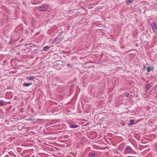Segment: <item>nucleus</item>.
<instances>
[{
    "mask_svg": "<svg viewBox=\"0 0 157 157\" xmlns=\"http://www.w3.org/2000/svg\"><path fill=\"white\" fill-rule=\"evenodd\" d=\"M156 87H157V86H156Z\"/></svg>",
    "mask_w": 157,
    "mask_h": 157,
    "instance_id": "nucleus-25",
    "label": "nucleus"
},
{
    "mask_svg": "<svg viewBox=\"0 0 157 157\" xmlns=\"http://www.w3.org/2000/svg\"><path fill=\"white\" fill-rule=\"evenodd\" d=\"M31 44L30 43L26 44H25V46H27V45H31Z\"/></svg>",
    "mask_w": 157,
    "mask_h": 157,
    "instance_id": "nucleus-16",
    "label": "nucleus"
},
{
    "mask_svg": "<svg viewBox=\"0 0 157 157\" xmlns=\"http://www.w3.org/2000/svg\"><path fill=\"white\" fill-rule=\"evenodd\" d=\"M67 66H68L69 67H71V64H67Z\"/></svg>",
    "mask_w": 157,
    "mask_h": 157,
    "instance_id": "nucleus-18",
    "label": "nucleus"
},
{
    "mask_svg": "<svg viewBox=\"0 0 157 157\" xmlns=\"http://www.w3.org/2000/svg\"><path fill=\"white\" fill-rule=\"evenodd\" d=\"M34 78V77L33 76H30L26 77L25 78V79L27 80H33Z\"/></svg>",
    "mask_w": 157,
    "mask_h": 157,
    "instance_id": "nucleus-4",
    "label": "nucleus"
},
{
    "mask_svg": "<svg viewBox=\"0 0 157 157\" xmlns=\"http://www.w3.org/2000/svg\"><path fill=\"white\" fill-rule=\"evenodd\" d=\"M3 105V103L2 101H1L0 102V106H2Z\"/></svg>",
    "mask_w": 157,
    "mask_h": 157,
    "instance_id": "nucleus-17",
    "label": "nucleus"
},
{
    "mask_svg": "<svg viewBox=\"0 0 157 157\" xmlns=\"http://www.w3.org/2000/svg\"><path fill=\"white\" fill-rule=\"evenodd\" d=\"M153 67H148L147 68V72L148 73L150 72L151 70H153Z\"/></svg>",
    "mask_w": 157,
    "mask_h": 157,
    "instance_id": "nucleus-10",
    "label": "nucleus"
},
{
    "mask_svg": "<svg viewBox=\"0 0 157 157\" xmlns=\"http://www.w3.org/2000/svg\"><path fill=\"white\" fill-rule=\"evenodd\" d=\"M48 9V6L47 5H45L41 6L39 8L38 10L40 11H43L45 10H47Z\"/></svg>",
    "mask_w": 157,
    "mask_h": 157,
    "instance_id": "nucleus-2",
    "label": "nucleus"
},
{
    "mask_svg": "<svg viewBox=\"0 0 157 157\" xmlns=\"http://www.w3.org/2000/svg\"><path fill=\"white\" fill-rule=\"evenodd\" d=\"M57 38H55L53 41L52 43H55L56 44H57L58 43V42L57 41Z\"/></svg>",
    "mask_w": 157,
    "mask_h": 157,
    "instance_id": "nucleus-12",
    "label": "nucleus"
},
{
    "mask_svg": "<svg viewBox=\"0 0 157 157\" xmlns=\"http://www.w3.org/2000/svg\"><path fill=\"white\" fill-rule=\"evenodd\" d=\"M50 47L48 46H46L44 47L43 50L45 51H47L50 48Z\"/></svg>",
    "mask_w": 157,
    "mask_h": 157,
    "instance_id": "nucleus-8",
    "label": "nucleus"
},
{
    "mask_svg": "<svg viewBox=\"0 0 157 157\" xmlns=\"http://www.w3.org/2000/svg\"><path fill=\"white\" fill-rule=\"evenodd\" d=\"M10 131H13V130H10Z\"/></svg>",
    "mask_w": 157,
    "mask_h": 157,
    "instance_id": "nucleus-21",
    "label": "nucleus"
},
{
    "mask_svg": "<svg viewBox=\"0 0 157 157\" xmlns=\"http://www.w3.org/2000/svg\"><path fill=\"white\" fill-rule=\"evenodd\" d=\"M19 38L18 39V40H17V41H18V40H19Z\"/></svg>",
    "mask_w": 157,
    "mask_h": 157,
    "instance_id": "nucleus-23",
    "label": "nucleus"
},
{
    "mask_svg": "<svg viewBox=\"0 0 157 157\" xmlns=\"http://www.w3.org/2000/svg\"><path fill=\"white\" fill-rule=\"evenodd\" d=\"M152 29L154 33H157V25L155 22H153L150 23Z\"/></svg>",
    "mask_w": 157,
    "mask_h": 157,
    "instance_id": "nucleus-1",
    "label": "nucleus"
},
{
    "mask_svg": "<svg viewBox=\"0 0 157 157\" xmlns=\"http://www.w3.org/2000/svg\"><path fill=\"white\" fill-rule=\"evenodd\" d=\"M152 86L150 84H146V86L145 87V90L146 91H147Z\"/></svg>",
    "mask_w": 157,
    "mask_h": 157,
    "instance_id": "nucleus-3",
    "label": "nucleus"
},
{
    "mask_svg": "<svg viewBox=\"0 0 157 157\" xmlns=\"http://www.w3.org/2000/svg\"><path fill=\"white\" fill-rule=\"evenodd\" d=\"M23 40V39L22 38V39H21V40H20V42H21V41H22Z\"/></svg>",
    "mask_w": 157,
    "mask_h": 157,
    "instance_id": "nucleus-19",
    "label": "nucleus"
},
{
    "mask_svg": "<svg viewBox=\"0 0 157 157\" xmlns=\"http://www.w3.org/2000/svg\"><path fill=\"white\" fill-rule=\"evenodd\" d=\"M134 120H130L129 124H128L129 126H131L133 124H134Z\"/></svg>",
    "mask_w": 157,
    "mask_h": 157,
    "instance_id": "nucleus-9",
    "label": "nucleus"
},
{
    "mask_svg": "<svg viewBox=\"0 0 157 157\" xmlns=\"http://www.w3.org/2000/svg\"><path fill=\"white\" fill-rule=\"evenodd\" d=\"M32 84V83H27L25 82L23 84V86L26 87H28L31 85Z\"/></svg>",
    "mask_w": 157,
    "mask_h": 157,
    "instance_id": "nucleus-6",
    "label": "nucleus"
},
{
    "mask_svg": "<svg viewBox=\"0 0 157 157\" xmlns=\"http://www.w3.org/2000/svg\"><path fill=\"white\" fill-rule=\"evenodd\" d=\"M133 0H126V3L129 4L132 2Z\"/></svg>",
    "mask_w": 157,
    "mask_h": 157,
    "instance_id": "nucleus-11",
    "label": "nucleus"
},
{
    "mask_svg": "<svg viewBox=\"0 0 157 157\" xmlns=\"http://www.w3.org/2000/svg\"><path fill=\"white\" fill-rule=\"evenodd\" d=\"M131 147L130 146H128L127 147L125 150L127 151L128 153H130L131 152Z\"/></svg>",
    "mask_w": 157,
    "mask_h": 157,
    "instance_id": "nucleus-5",
    "label": "nucleus"
},
{
    "mask_svg": "<svg viewBox=\"0 0 157 157\" xmlns=\"http://www.w3.org/2000/svg\"><path fill=\"white\" fill-rule=\"evenodd\" d=\"M129 94H130L129 93H125V96H126V97H128V95H129Z\"/></svg>",
    "mask_w": 157,
    "mask_h": 157,
    "instance_id": "nucleus-15",
    "label": "nucleus"
},
{
    "mask_svg": "<svg viewBox=\"0 0 157 157\" xmlns=\"http://www.w3.org/2000/svg\"><path fill=\"white\" fill-rule=\"evenodd\" d=\"M79 127V125H70V127L71 128H78Z\"/></svg>",
    "mask_w": 157,
    "mask_h": 157,
    "instance_id": "nucleus-7",
    "label": "nucleus"
},
{
    "mask_svg": "<svg viewBox=\"0 0 157 157\" xmlns=\"http://www.w3.org/2000/svg\"><path fill=\"white\" fill-rule=\"evenodd\" d=\"M14 109H13V110H14Z\"/></svg>",
    "mask_w": 157,
    "mask_h": 157,
    "instance_id": "nucleus-24",
    "label": "nucleus"
},
{
    "mask_svg": "<svg viewBox=\"0 0 157 157\" xmlns=\"http://www.w3.org/2000/svg\"><path fill=\"white\" fill-rule=\"evenodd\" d=\"M96 154H91L90 157H95Z\"/></svg>",
    "mask_w": 157,
    "mask_h": 157,
    "instance_id": "nucleus-14",
    "label": "nucleus"
},
{
    "mask_svg": "<svg viewBox=\"0 0 157 157\" xmlns=\"http://www.w3.org/2000/svg\"><path fill=\"white\" fill-rule=\"evenodd\" d=\"M12 40H10V44L12 43Z\"/></svg>",
    "mask_w": 157,
    "mask_h": 157,
    "instance_id": "nucleus-20",
    "label": "nucleus"
},
{
    "mask_svg": "<svg viewBox=\"0 0 157 157\" xmlns=\"http://www.w3.org/2000/svg\"><path fill=\"white\" fill-rule=\"evenodd\" d=\"M10 157H15V155L11 151H10Z\"/></svg>",
    "mask_w": 157,
    "mask_h": 157,
    "instance_id": "nucleus-13",
    "label": "nucleus"
},
{
    "mask_svg": "<svg viewBox=\"0 0 157 157\" xmlns=\"http://www.w3.org/2000/svg\"><path fill=\"white\" fill-rule=\"evenodd\" d=\"M12 133H14V132H12Z\"/></svg>",
    "mask_w": 157,
    "mask_h": 157,
    "instance_id": "nucleus-22",
    "label": "nucleus"
}]
</instances>
